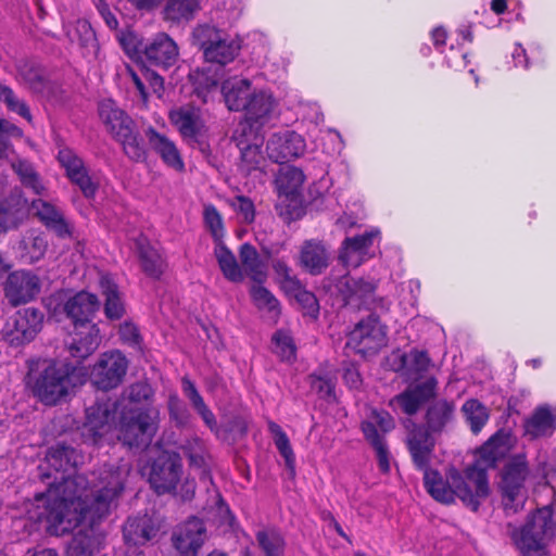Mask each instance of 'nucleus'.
<instances>
[{
    "mask_svg": "<svg viewBox=\"0 0 556 556\" xmlns=\"http://www.w3.org/2000/svg\"><path fill=\"white\" fill-rule=\"evenodd\" d=\"M76 451L58 443L37 465V477L48 485L34 497L30 518L46 523L50 534H62L75 527L83 516L81 495L87 485L83 475L66 476L77 465Z\"/></svg>",
    "mask_w": 556,
    "mask_h": 556,
    "instance_id": "obj_1",
    "label": "nucleus"
},
{
    "mask_svg": "<svg viewBox=\"0 0 556 556\" xmlns=\"http://www.w3.org/2000/svg\"><path fill=\"white\" fill-rule=\"evenodd\" d=\"M159 410L155 407L132 408L124 406L116 412L115 405L97 403L86 409L83 435L92 444L121 441L132 448L148 446L157 430Z\"/></svg>",
    "mask_w": 556,
    "mask_h": 556,
    "instance_id": "obj_2",
    "label": "nucleus"
},
{
    "mask_svg": "<svg viewBox=\"0 0 556 556\" xmlns=\"http://www.w3.org/2000/svg\"><path fill=\"white\" fill-rule=\"evenodd\" d=\"M229 111L242 112L243 119L238 126L260 131L279 114V102L269 89L253 86L248 78L231 77L220 87Z\"/></svg>",
    "mask_w": 556,
    "mask_h": 556,
    "instance_id": "obj_3",
    "label": "nucleus"
},
{
    "mask_svg": "<svg viewBox=\"0 0 556 556\" xmlns=\"http://www.w3.org/2000/svg\"><path fill=\"white\" fill-rule=\"evenodd\" d=\"M130 465L127 463L104 464L87 478L80 503L89 515L102 519L117 508L126 490Z\"/></svg>",
    "mask_w": 556,
    "mask_h": 556,
    "instance_id": "obj_4",
    "label": "nucleus"
},
{
    "mask_svg": "<svg viewBox=\"0 0 556 556\" xmlns=\"http://www.w3.org/2000/svg\"><path fill=\"white\" fill-rule=\"evenodd\" d=\"M75 367L64 361L39 359L27 375V386L45 405H55L75 387Z\"/></svg>",
    "mask_w": 556,
    "mask_h": 556,
    "instance_id": "obj_5",
    "label": "nucleus"
},
{
    "mask_svg": "<svg viewBox=\"0 0 556 556\" xmlns=\"http://www.w3.org/2000/svg\"><path fill=\"white\" fill-rule=\"evenodd\" d=\"M424 483L428 493L438 502L450 504L458 497L464 504L472 510H477L480 505V498L486 497L485 494H478L477 484L469 481L464 475L455 468L447 471L446 478L437 470L428 469L424 471Z\"/></svg>",
    "mask_w": 556,
    "mask_h": 556,
    "instance_id": "obj_6",
    "label": "nucleus"
},
{
    "mask_svg": "<svg viewBox=\"0 0 556 556\" xmlns=\"http://www.w3.org/2000/svg\"><path fill=\"white\" fill-rule=\"evenodd\" d=\"M193 39L204 60L219 65L233 62L242 48V38L237 33L206 23L194 28Z\"/></svg>",
    "mask_w": 556,
    "mask_h": 556,
    "instance_id": "obj_7",
    "label": "nucleus"
},
{
    "mask_svg": "<svg viewBox=\"0 0 556 556\" xmlns=\"http://www.w3.org/2000/svg\"><path fill=\"white\" fill-rule=\"evenodd\" d=\"M99 115L113 138L122 144L128 159L135 162L147 159L144 144L135 130L134 121L113 100H103L99 104Z\"/></svg>",
    "mask_w": 556,
    "mask_h": 556,
    "instance_id": "obj_8",
    "label": "nucleus"
},
{
    "mask_svg": "<svg viewBox=\"0 0 556 556\" xmlns=\"http://www.w3.org/2000/svg\"><path fill=\"white\" fill-rule=\"evenodd\" d=\"M554 536L553 511L548 506L539 508L526 523L514 531L511 539L522 556H544Z\"/></svg>",
    "mask_w": 556,
    "mask_h": 556,
    "instance_id": "obj_9",
    "label": "nucleus"
},
{
    "mask_svg": "<svg viewBox=\"0 0 556 556\" xmlns=\"http://www.w3.org/2000/svg\"><path fill=\"white\" fill-rule=\"evenodd\" d=\"M515 437L506 430H498L478 451L476 462L466 468V477L477 484L478 494H489L486 471L496 466L515 445Z\"/></svg>",
    "mask_w": 556,
    "mask_h": 556,
    "instance_id": "obj_10",
    "label": "nucleus"
},
{
    "mask_svg": "<svg viewBox=\"0 0 556 556\" xmlns=\"http://www.w3.org/2000/svg\"><path fill=\"white\" fill-rule=\"evenodd\" d=\"M529 466L526 454H518L508 459L501 472L498 489L506 515H514L521 509L528 498L526 480Z\"/></svg>",
    "mask_w": 556,
    "mask_h": 556,
    "instance_id": "obj_11",
    "label": "nucleus"
},
{
    "mask_svg": "<svg viewBox=\"0 0 556 556\" xmlns=\"http://www.w3.org/2000/svg\"><path fill=\"white\" fill-rule=\"evenodd\" d=\"M346 338V349L364 358L375 356L388 345V326L379 316L371 314L357 321Z\"/></svg>",
    "mask_w": 556,
    "mask_h": 556,
    "instance_id": "obj_12",
    "label": "nucleus"
},
{
    "mask_svg": "<svg viewBox=\"0 0 556 556\" xmlns=\"http://www.w3.org/2000/svg\"><path fill=\"white\" fill-rule=\"evenodd\" d=\"M83 509H85L84 506ZM98 520L97 517L83 510L81 519L75 527L62 534H55L56 536L64 535L78 528L66 545L65 556H98L103 551L105 534Z\"/></svg>",
    "mask_w": 556,
    "mask_h": 556,
    "instance_id": "obj_13",
    "label": "nucleus"
},
{
    "mask_svg": "<svg viewBox=\"0 0 556 556\" xmlns=\"http://www.w3.org/2000/svg\"><path fill=\"white\" fill-rule=\"evenodd\" d=\"M393 428L394 420L392 416L383 409L369 408L365 420L362 422V431L374 447L379 469L384 473L390 470V457L384 434Z\"/></svg>",
    "mask_w": 556,
    "mask_h": 556,
    "instance_id": "obj_14",
    "label": "nucleus"
},
{
    "mask_svg": "<svg viewBox=\"0 0 556 556\" xmlns=\"http://www.w3.org/2000/svg\"><path fill=\"white\" fill-rule=\"evenodd\" d=\"M129 362L119 350H111L99 355L90 370V381L99 390L117 388L124 380Z\"/></svg>",
    "mask_w": 556,
    "mask_h": 556,
    "instance_id": "obj_15",
    "label": "nucleus"
},
{
    "mask_svg": "<svg viewBox=\"0 0 556 556\" xmlns=\"http://www.w3.org/2000/svg\"><path fill=\"white\" fill-rule=\"evenodd\" d=\"M43 315L39 309L26 307L17 311L7 323L3 333L12 345H23L35 339L42 326Z\"/></svg>",
    "mask_w": 556,
    "mask_h": 556,
    "instance_id": "obj_16",
    "label": "nucleus"
},
{
    "mask_svg": "<svg viewBox=\"0 0 556 556\" xmlns=\"http://www.w3.org/2000/svg\"><path fill=\"white\" fill-rule=\"evenodd\" d=\"M380 241V231L372 228L363 235L345 238L342 242L339 260L348 268H356L374 256L375 243Z\"/></svg>",
    "mask_w": 556,
    "mask_h": 556,
    "instance_id": "obj_17",
    "label": "nucleus"
},
{
    "mask_svg": "<svg viewBox=\"0 0 556 556\" xmlns=\"http://www.w3.org/2000/svg\"><path fill=\"white\" fill-rule=\"evenodd\" d=\"M232 140L241 152V164L242 170L248 174L252 170L261 169L265 165V157L261 150L263 144V137L260 131L250 129L248 126H237L233 131Z\"/></svg>",
    "mask_w": 556,
    "mask_h": 556,
    "instance_id": "obj_18",
    "label": "nucleus"
},
{
    "mask_svg": "<svg viewBox=\"0 0 556 556\" xmlns=\"http://www.w3.org/2000/svg\"><path fill=\"white\" fill-rule=\"evenodd\" d=\"M306 151L304 137L294 130L274 132L266 143L268 157L275 163H285L299 159Z\"/></svg>",
    "mask_w": 556,
    "mask_h": 556,
    "instance_id": "obj_19",
    "label": "nucleus"
},
{
    "mask_svg": "<svg viewBox=\"0 0 556 556\" xmlns=\"http://www.w3.org/2000/svg\"><path fill=\"white\" fill-rule=\"evenodd\" d=\"M58 161L64 168L66 177L77 186L86 198H93L99 184L89 174L84 161L70 148L59 150Z\"/></svg>",
    "mask_w": 556,
    "mask_h": 556,
    "instance_id": "obj_20",
    "label": "nucleus"
},
{
    "mask_svg": "<svg viewBox=\"0 0 556 556\" xmlns=\"http://www.w3.org/2000/svg\"><path fill=\"white\" fill-rule=\"evenodd\" d=\"M18 77L34 93L40 97L58 101L61 99V85L50 80L42 66L34 61H24L17 67Z\"/></svg>",
    "mask_w": 556,
    "mask_h": 556,
    "instance_id": "obj_21",
    "label": "nucleus"
},
{
    "mask_svg": "<svg viewBox=\"0 0 556 556\" xmlns=\"http://www.w3.org/2000/svg\"><path fill=\"white\" fill-rule=\"evenodd\" d=\"M39 292V277L28 270H15L9 274L4 283V294L13 306L34 300Z\"/></svg>",
    "mask_w": 556,
    "mask_h": 556,
    "instance_id": "obj_22",
    "label": "nucleus"
},
{
    "mask_svg": "<svg viewBox=\"0 0 556 556\" xmlns=\"http://www.w3.org/2000/svg\"><path fill=\"white\" fill-rule=\"evenodd\" d=\"M180 472L181 466L176 459L161 455L151 466L149 482L157 494L169 493L176 488Z\"/></svg>",
    "mask_w": 556,
    "mask_h": 556,
    "instance_id": "obj_23",
    "label": "nucleus"
},
{
    "mask_svg": "<svg viewBox=\"0 0 556 556\" xmlns=\"http://www.w3.org/2000/svg\"><path fill=\"white\" fill-rule=\"evenodd\" d=\"M205 539V526L201 519L195 517L188 519L173 533V544L175 548L186 556L195 555Z\"/></svg>",
    "mask_w": 556,
    "mask_h": 556,
    "instance_id": "obj_24",
    "label": "nucleus"
},
{
    "mask_svg": "<svg viewBox=\"0 0 556 556\" xmlns=\"http://www.w3.org/2000/svg\"><path fill=\"white\" fill-rule=\"evenodd\" d=\"M146 138L152 151H154L162 162L173 170L182 173L185 170V162L176 143L166 135L159 132L149 126L144 130Z\"/></svg>",
    "mask_w": 556,
    "mask_h": 556,
    "instance_id": "obj_25",
    "label": "nucleus"
},
{
    "mask_svg": "<svg viewBox=\"0 0 556 556\" xmlns=\"http://www.w3.org/2000/svg\"><path fill=\"white\" fill-rule=\"evenodd\" d=\"M168 118L184 139L195 140L204 128L201 110L191 104L170 110Z\"/></svg>",
    "mask_w": 556,
    "mask_h": 556,
    "instance_id": "obj_26",
    "label": "nucleus"
},
{
    "mask_svg": "<svg viewBox=\"0 0 556 556\" xmlns=\"http://www.w3.org/2000/svg\"><path fill=\"white\" fill-rule=\"evenodd\" d=\"M143 55L151 64L168 68L177 62L179 51L176 42L167 34L160 33L144 45Z\"/></svg>",
    "mask_w": 556,
    "mask_h": 556,
    "instance_id": "obj_27",
    "label": "nucleus"
},
{
    "mask_svg": "<svg viewBox=\"0 0 556 556\" xmlns=\"http://www.w3.org/2000/svg\"><path fill=\"white\" fill-rule=\"evenodd\" d=\"M100 329L96 324H83L74 326L68 344L70 354L83 361L90 356L100 345Z\"/></svg>",
    "mask_w": 556,
    "mask_h": 556,
    "instance_id": "obj_28",
    "label": "nucleus"
},
{
    "mask_svg": "<svg viewBox=\"0 0 556 556\" xmlns=\"http://www.w3.org/2000/svg\"><path fill=\"white\" fill-rule=\"evenodd\" d=\"M435 441L424 427H415L407 438L408 451L414 465L422 472L429 469Z\"/></svg>",
    "mask_w": 556,
    "mask_h": 556,
    "instance_id": "obj_29",
    "label": "nucleus"
},
{
    "mask_svg": "<svg viewBox=\"0 0 556 556\" xmlns=\"http://www.w3.org/2000/svg\"><path fill=\"white\" fill-rule=\"evenodd\" d=\"M523 430L530 440L551 437L556 430V409L547 404L535 407L525 420Z\"/></svg>",
    "mask_w": 556,
    "mask_h": 556,
    "instance_id": "obj_30",
    "label": "nucleus"
},
{
    "mask_svg": "<svg viewBox=\"0 0 556 556\" xmlns=\"http://www.w3.org/2000/svg\"><path fill=\"white\" fill-rule=\"evenodd\" d=\"M437 384L435 378H428L424 382L408 388L406 391L396 395L393 402H395L405 414L414 415L425 402L434 396Z\"/></svg>",
    "mask_w": 556,
    "mask_h": 556,
    "instance_id": "obj_31",
    "label": "nucleus"
},
{
    "mask_svg": "<svg viewBox=\"0 0 556 556\" xmlns=\"http://www.w3.org/2000/svg\"><path fill=\"white\" fill-rule=\"evenodd\" d=\"M99 309L97 295L89 292H78L71 296L64 304V312L72 319L74 326L93 324L92 317Z\"/></svg>",
    "mask_w": 556,
    "mask_h": 556,
    "instance_id": "obj_32",
    "label": "nucleus"
},
{
    "mask_svg": "<svg viewBox=\"0 0 556 556\" xmlns=\"http://www.w3.org/2000/svg\"><path fill=\"white\" fill-rule=\"evenodd\" d=\"M330 253L318 240H306L301 247L299 265L312 275L321 274L329 265Z\"/></svg>",
    "mask_w": 556,
    "mask_h": 556,
    "instance_id": "obj_33",
    "label": "nucleus"
},
{
    "mask_svg": "<svg viewBox=\"0 0 556 556\" xmlns=\"http://www.w3.org/2000/svg\"><path fill=\"white\" fill-rule=\"evenodd\" d=\"M396 357L399 358V365L394 367V370L401 372L406 380L410 381L419 380L431 365L428 353L416 349L397 354Z\"/></svg>",
    "mask_w": 556,
    "mask_h": 556,
    "instance_id": "obj_34",
    "label": "nucleus"
},
{
    "mask_svg": "<svg viewBox=\"0 0 556 556\" xmlns=\"http://www.w3.org/2000/svg\"><path fill=\"white\" fill-rule=\"evenodd\" d=\"M31 207L45 226L55 232L58 237L67 238L72 236V226L52 204L39 199L33 201Z\"/></svg>",
    "mask_w": 556,
    "mask_h": 556,
    "instance_id": "obj_35",
    "label": "nucleus"
},
{
    "mask_svg": "<svg viewBox=\"0 0 556 556\" xmlns=\"http://www.w3.org/2000/svg\"><path fill=\"white\" fill-rule=\"evenodd\" d=\"M100 291L104 299V314L111 320L121 319L126 309L123 294L118 286L109 275H102L99 280Z\"/></svg>",
    "mask_w": 556,
    "mask_h": 556,
    "instance_id": "obj_36",
    "label": "nucleus"
},
{
    "mask_svg": "<svg viewBox=\"0 0 556 556\" xmlns=\"http://www.w3.org/2000/svg\"><path fill=\"white\" fill-rule=\"evenodd\" d=\"M157 528L148 515L129 517L123 528L125 541L132 545H143L156 535Z\"/></svg>",
    "mask_w": 556,
    "mask_h": 556,
    "instance_id": "obj_37",
    "label": "nucleus"
},
{
    "mask_svg": "<svg viewBox=\"0 0 556 556\" xmlns=\"http://www.w3.org/2000/svg\"><path fill=\"white\" fill-rule=\"evenodd\" d=\"M154 396V390L148 382L138 381L130 384L123 393L121 401L110 402V405L116 406V412L123 410L124 406L132 408L152 407L151 402Z\"/></svg>",
    "mask_w": 556,
    "mask_h": 556,
    "instance_id": "obj_38",
    "label": "nucleus"
},
{
    "mask_svg": "<svg viewBox=\"0 0 556 556\" xmlns=\"http://www.w3.org/2000/svg\"><path fill=\"white\" fill-rule=\"evenodd\" d=\"M455 405L446 400H438L433 402L426 413V427L430 434L435 435L442 433L446 426L453 420Z\"/></svg>",
    "mask_w": 556,
    "mask_h": 556,
    "instance_id": "obj_39",
    "label": "nucleus"
},
{
    "mask_svg": "<svg viewBox=\"0 0 556 556\" xmlns=\"http://www.w3.org/2000/svg\"><path fill=\"white\" fill-rule=\"evenodd\" d=\"M126 74L129 79L128 83L136 88L143 102H147L149 98L147 84L153 93L159 98L162 97L164 91V80L159 74L146 68H140L139 72H136L130 66H127Z\"/></svg>",
    "mask_w": 556,
    "mask_h": 556,
    "instance_id": "obj_40",
    "label": "nucleus"
},
{
    "mask_svg": "<svg viewBox=\"0 0 556 556\" xmlns=\"http://www.w3.org/2000/svg\"><path fill=\"white\" fill-rule=\"evenodd\" d=\"M239 254L244 273L254 282L264 283L267 278V266L260 257L256 249L249 243H244L241 245Z\"/></svg>",
    "mask_w": 556,
    "mask_h": 556,
    "instance_id": "obj_41",
    "label": "nucleus"
},
{
    "mask_svg": "<svg viewBox=\"0 0 556 556\" xmlns=\"http://www.w3.org/2000/svg\"><path fill=\"white\" fill-rule=\"evenodd\" d=\"M181 388L186 397L189 400L193 408L201 416L204 424L212 430H217V421L213 412L207 407L203 397L199 393L194 383L188 378L181 379Z\"/></svg>",
    "mask_w": 556,
    "mask_h": 556,
    "instance_id": "obj_42",
    "label": "nucleus"
},
{
    "mask_svg": "<svg viewBox=\"0 0 556 556\" xmlns=\"http://www.w3.org/2000/svg\"><path fill=\"white\" fill-rule=\"evenodd\" d=\"M30 466H34V463L24 457H0V485L9 488L21 479Z\"/></svg>",
    "mask_w": 556,
    "mask_h": 556,
    "instance_id": "obj_43",
    "label": "nucleus"
},
{
    "mask_svg": "<svg viewBox=\"0 0 556 556\" xmlns=\"http://www.w3.org/2000/svg\"><path fill=\"white\" fill-rule=\"evenodd\" d=\"M137 249L143 271L153 278H159L164 270V261L156 249L141 238L137 241Z\"/></svg>",
    "mask_w": 556,
    "mask_h": 556,
    "instance_id": "obj_44",
    "label": "nucleus"
},
{
    "mask_svg": "<svg viewBox=\"0 0 556 556\" xmlns=\"http://www.w3.org/2000/svg\"><path fill=\"white\" fill-rule=\"evenodd\" d=\"M200 9V0H166L163 15L170 22H189Z\"/></svg>",
    "mask_w": 556,
    "mask_h": 556,
    "instance_id": "obj_45",
    "label": "nucleus"
},
{
    "mask_svg": "<svg viewBox=\"0 0 556 556\" xmlns=\"http://www.w3.org/2000/svg\"><path fill=\"white\" fill-rule=\"evenodd\" d=\"M214 255L226 279L231 282H241L243 280V273L236 256L224 242L214 247Z\"/></svg>",
    "mask_w": 556,
    "mask_h": 556,
    "instance_id": "obj_46",
    "label": "nucleus"
},
{
    "mask_svg": "<svg viewBox=\"0 0 556 556\" xmlns=\"http://www.w3.org/2000/svg\"><path fill=\"white\" fill-rule=\"evenodd\" d=\"M460 412L472 433L478 434L490 418L488 407L477 399H469L463 404Z\"/></svg>",
    "mask_w": 556,
    "mask_h": 556,
    "instance_id": "obj_47",
    "label": "nucleus"
},
{
    "mask_svg": "<svg viewBox=\"0 0 556 556\" xmlns=\"http://www.w3.org/2000/svg\"><path fill=\"white\" fill-rule=\"evenodd\" d=\"M305 181L303 170L295 166H286L279 169L276 186L280 194L287 197L296 194Z\"/></svg>",
    "mask_w": 556,
    "mask_h": 556,
    "instance_id": "obj_48",
    "label": "nucleus"
},
{
    "mask_svg": "<svg viewBox=\"0 0 556 556\" xmlns=\"http://www.w3.org/2000/svg\"><path fill=\"white\" fill-rule=\"evenodd\" d=\"M250 295L260 311L267 313L270 318L277 320L280 315V303L263 283L254 282L250 289Z\"/></svg>",
    "mask_w": 556,
    "mask_h": 556,
    "instance_id": "obj_49",
    "label": "nucleus"
},
{
    "mask_svg": "<svg viewBox=\"0 0 556 556\" xmlns=\"http://www.w3.org/2000/svg\"><path fill=\"white\" fill-rule=\"evenodd\" d=\"M256 541L265 556H283L286 541L281 532L275 528H266L256 532Z\"/></svg>",
    "mask_w": 556,
    "mask_h": 556,
    "instance_id": "obj_50",
    "label": "nucleus"
},
{
    "mask_svg": "<svg viewBox=\"0 0 556 556\" xmlns=\"http://www.w3.org/2000/svg\"><path fill=\"white\" fill-rule=\"evenodd\" d=\"M268 431L273 435L278 452L283 457L287 468L293 473L295 469V456L287 433L278 424L271 420L268 421Z\"/></svg>",
    "mask_w": 556,
    "mask_h": 556,
    "instance_id": "obj_51",
    "label": "nucleus"
},
{
    "mask_svg": "<svg viewBox=\"0 0 556 556\" xmlns=\"http://www.w3.org/2000/svg\"><path fill=\"white\" fill-rule=\"evenodd\" d=\"M65 31L70 41L81 48L92 46L96 41L94 31L87 20L79 18L75 23L66 25Z\"/></svg>",
    "mask_w": 556,
    "mask_h": 556,
    "instance_id": "obj_52",
    "label": "nucleus"
},
{
    "mask_svg": "<svg viewBox=\"0 0 556 556\" xmlns=\"http://www.w3.org/2000/svg\"><path fill=\"white\" fill-rule=\"evenodd\" d=\"M273 350L282 361L291 362L295 358L296 348L289 331L279 329L273 334Z\"/></svg>",
    "mask_w": 556,
    "mask_h": 556,
    "instance_id": "obj_53",
    "label": "nucleus"
},
{
    "mask_svg": "<svg viewBox=\"0 0 556 556\" xmlns=\"http://www.w3.org/2000/svg\"><path fill=\"white\" fill-rule=\"evenodd\" d=\"M203 220L205 228L211 233L215 245L224 242L225 228L222 215L218 213L216 207L212 204H207L203 210Z\"/></svg>",
    "mask_w": 556,
    "mask_h": 556,
    "instance_id": "obj_54",
    "label": "nucleus"
},
{
    "mask_svg": "<svg viewBox=\"0 0 556 556\" xmlns=\"http://www.w3.org/2000/svg\"><path fill=\"white\" fill-rule=\"evenodd\" d=\"M0 101L5 104L9 111L16 113L28 122H31L33 116L28 105L24 100H21L9 86L0 85Z\"/></svg>",
    "mask_w": 556,
    "mask_h": 556,
    "instance_id": "obj_55",
    "label": "nucleus"
},
{
    "mask_svg": "<svg viewBox=\"0 0 556 556\" xmlns=\"http://www.w3.org/2000/svg\"><path fill=\"white\" fill-rule=\"evenodd\" d=\"M12 166L25 187L30 188L36 194L43 192L45 187L38 174L28 162L20 160L13 163Z\"/></svg>",
    "mask_w": 556,
    "mask_h": 556,
    "instance_id": "obj_56",
    "label": "nucleus"
},
{
    "mask_svg": "<svg viewBox=\"0 0 556 556\" xmlns=\"http://www.w3.org/2000/svg\"><path fill=\"white\" fill-rule=\"evenodd\" d=\"M23 131L8 119L0 117V157L9 159L13 153L10 138L22 137Z\"/></svg>",
    "mask_w": 556,
    "mask_h": 556,
    "instance_id": "obj_57",
    "label": "nucleus"
},
{
    "mask_svg": "<svg viewBox=\"0 0 556 556\" xmlns=\"http://www.w3.org/2000/svg\"><path fill=\"white\" fill-rule=\"evenodd\" d=\"M117 39L119 41V45L124 49V51L130 56H140L143 54V43L142 40L139 38V36L130 30V29H124L121 30L117 34Z\"/></svg>",
    "mask_w": 556,
    "mask_h": 556,
    "instance_id": "obj_58",
    "label": "nucleus"
},
{
    "mask_svg": "<svg viewBox=\"0 0 556 556\" xmlns=\"http://www.w3.org/2000/svg\"><path fill=\"white\" fill-rule=\"evenodd\" d=\"M167 408L169 418L176 424V426L184 427L189 422L190 414L176 393L169 394Z\"/></svg>",
    "mask_w": 556,
    "mask_h": 556,
    "instance_id": "obj_59",
    "label": "nucleus"
},
{
    "mask_svg": "<svg viewBox=\"0 0 556 556\" xmlns=\"http://www.w3.org/2000/svg\"><path fill=\"white\" fill-rule=\"evenodd\" d=\"M346 287L350 290L349 300L357 299L359 301H366L376 289V285L372 281L359 279H349Z\"/></svg>",
    "mask_w": 556,
    "mask_h": 556,
    "instance_id": "obj_60",
    "label": "nucleus"
},
{
    "mask_svg": "<svg viewBox=\"0 0 556 556\" xmlns=\"http://www.w3.org/2000/svg\"><path fill=\"white\" fill-rule=\"evenodd\" d=\"M312 388L319 394L320 397L331 400L334 397V379L328 375L321 376L318 374L311 375Z\"/></svg>",
    "mask_w": 556,
    "mask_h": 556,
    "instance_id": "obj_61",
    "label": "nucleus"
},
{
    "mask_svg": "<svg viewBox=\"0 0 556 556\" xmlns=\"http://www.w3.org/2000/svg\"><path fill=\"white\" fill-rule=\"evenodd\" d=\"M121 341L131 348H140L141 336L138 327L131 321H124L118 329Z\"/></svg>",
    "mask_w": 556,
    "mask_h": 556,
    "instance_id": "obj_62",
    "label": "nucleus"
},
{
    "mask_svg": "<svg viewBox=\"0 0 556 556\" xmlns=\"http://www.w3.org/2000/svg\"><path fill=\"white\" fill-rule=\"evenodd\" d=\"M232 206L243 223L251 224L255 218V207L253 202L244 197L238 195L232 201Z\"/></svg>",
    "mask_w": 556,
    "mask_h": 556,
    "instance_id": "obj_63",
    "label": "nucleus"
},
{
    "mask_svg": "<svg viewBox=\"0 0 556 556\" xmlns=\"http://www.w3.org/2000/svg\"><path fill=\"white\" fill-rule=\"evenodd\" d=\"M293 299L305 311V314L313 317L317 316L319 307L317 299L313 292L303 288L299 293L295 294Z\"/></svg>",
    "mask_w": 556,
    "mask_h": 556,
    "instance_id": "obj_64",
    "label": "nucleus"
}]
</instances>
